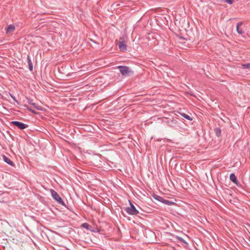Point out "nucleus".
<instances>
[{
    "label": "nucleus",
    "mask_w": 250,
    "mask_h": 250,
    "mask_svg": "<svg viewBox=\"0 0 250 250\" xmlns=\"http://www.w3.org/2000/svg\"><path fill=\"white\" fill-rule=\"evenodd\" d=\"M10 96L13 98V99L17 103H18V101L17 100H16L15 97H14L13 95H12L11 94H10Z\"/></svg>",
    "instance_id": "nucleus-22"
},
{
    "label": "nucleus",
    "mask_w": 250,
    "mask_h": 250,
    "mask_svg": "<svg viewBox=\"0 0 250 250\" xmlns=\"http://www.w3.org/2000/svg\"><path fill=\"white\" fill-rule=\"evenodd\" d=\"M215 132L217 136L219 137L221 135V130L219 127L215 129Z\"/></svg>",
    "instance_id": "nucleus-17"
},
{
    "label": "nucleus",
    "mask_w": 250,
    "mask_h": 250,
    "mask_svg": "<svg viewBox=\"0 0 250 250\" xmlns=\"http://www.w3.org/2000/svg\"><path fill=\"white\" fill-rule=\"evenodd\" d=\"M130 207L126 208L125 209L127 213L130 215H136L139 213V211L136 209L135 206L129 201Z\"/></svg>",
    "instance_id": "nucleus-1"
},
{
    "label": "nucleus",
    "mask_w": 250,
    "mask_h": 250,
    "mask_svg": "<svg viewBox=\"0 0 250 250\" xmlns=\"http://www.w3.org/2000/svg\"><path fill=\"white\" fill-rule=\"evenodd\" d=\"M243 68L245 69L250 68V63L244 64L242 65Z\"/></svg>",
    "instance_id": "nucleus-20"
},
{
    "label": "nucleus",
    "mask_w": 250,
    "mask_h": 250,
    "mask_svg": "<svg viewBox=\"0 0 250 250\" xmlns=\"http://www.w3.org/2000/svg\"><path fill=\"white\" fill-rule=\"evenodd\" d=\"M233 1H234V0H225V1L227 3L229 4H232L233 3Z\"/></svg>",
    "instance_id": "nucleus-21"
},
{
    "label": "nucleus",
    "mask_w": 250,
    "mask_h": 250,
    "mask_svg": "<svg viewBox=\"0 0 250 250\" xmlns=\"http://www.w3.org/2000/svg\"><path fill=\"white\" fill-rule=\"evenodd\" d=\"M28 103L30 104L31 105H33L36 109L39 110H42L43 108L41 106H39L37 105L36 103H34L33 100L30 99V98H27Z\"/></svg>",
    "instance_id": "nucleus-4"
},
{
    "label": "nucleus",
    "mask_w": 250,
    "mask_h": 250,
    "mask_svg": "<svg viewBox=\"0 0 250 250\" xmlns=\"http://www.w3.org/2000/svg\"><path fill=\"white\" fill-rule=\"evenodd\" d=\"M153 197L155 199H156L162 203H163V200L164 199L162 197H161L159 195H156V194H154L153 195Z\"/></svg>",
    "instance_id": "nucleus-12"
},
{
    "label": "nucleus",
    "mask_w": 250,
    "mask_h": 250,
    "mask_svg": "<svg viewBox=\"0 0 250 250\" xmlns=\"http://www.w3.org/2000/svg\"><path fill=\"white\" fill-rule=\"evenodd\" d=\"M118 68L119 69L121 73L124 76L127 75L130 72V71L129 70V68L127 66H119L118 67Z\"/></svg>",
    "instance_id": "nucleus-2"
},
{
    "label": "nucleus",
    "mask_w": 250,
    "mask_h": 250,
    "mask_svg": "<svg viewBox=\"0 0 250 250\" xmlns=\"http://www.w3.org/2000/svg\"><path fill=\"white\" fill-rule=\"evenodd\" d=\"M81 227L87 230H90L91 227L87 223H84L82 224Z\"/></svg>",
    "instance_id": "nucleus-14"
},
{
    "label": "nucleus",
    "mask_w": 250,
    "mask_h": 250,
    "mask_svg": "<svg viewBox=\"0 0 250 250\" xmlns=\"http://www.w3.org/2000/svg\"><path fill=\"white\" fill-rule=\"evenodd\" d=\"M176 238L180 242H182L186 245H188V243H187V242L186 241H185L182 237H179V236H176Z\"/></svg>",
    "instance_id": "nucleus-18"
},
{
    "label": "nucleus",
    "mask_w": 250,
    "mask_h": 250,
    "mask_svg": "<svg viewBox=\"0 0 250 250\" xmlns=\"http://www.w3.org/2000/svg\"><path fill=\"white\" fill-rule=\"evenodd\" d=\"M242 22H238L236 25L237 32L240 35H242L244 32L243 29L240 28V27L242 25Z\"/></svg>",
    "instance_id": "nucleus-6"
},
{
    "label": "nucleus",
    "mask_w": 250,
    "mask_h": 250,
    "mask_svg": "<svg viewBox=\"0 0 250 250\" xmlns=\"http://www.w3.org/2000/svg\"><path fill=\"white\" fill-rule=\"evenodd\" d=\"M230 180L232 181L234 183L237 185V180L235 175L234 173H231L229 176Z\"/></svg>",
    "instance_id": "nucleus-10"
},
{
    "label": "nucleus",
    "mask_w": 250,
    "mask_h": 250,
    "mask_svg": "<svg viewBox=\"0 0 250 250\" xmlns=\"http://www.w3.org/2000/svg\"><path fill=\"white\" fill-rule=\"evenodd\" d=\"M2 97V95L0 93V98H1V97Z\"/></svg>",
    "instance_id": "nucleus-24"
},
{
    "label": "nucleus",
    "mask_w": 250,
    "mask_h": 250,
    "mask_svg": "<svg viewBox=\"0 0 250 250\" xmlns=\"http://www.w3.org/2000/svg\"><path fill=\"white\" fill-rule=\"evenodd\" d=\"M171 123H172L173 124H175V122L173 120H171Z\"/></svg>",
    "instance_id": "nucleus-23"
},
{
    "label": "nucleus",
    "mask_w": 250,
    "mask_h": 250,
    "mask_svg": "<svg viewBox=\"0 0 250 250\" xmlns=\"http://www.w3.org/2000/svg\"><path fill=\"white\" fill-rule=\"evenodd\" d=\"M3 159L4 162H6L7 164L12 166H14L13 162L11 160H10L8 158H7L6 156L3 155Z\"/></svg>",
    "instance_id": "nucleus-11"
},
{
    "label": "nucleus",
    "mask_w": 250,
    "mask_h": 250,
    "mask_svg": "<svg viewBox=\"0 0 250 250\" xmlns=\"http://www.w3.org/2000/svg\"><path fill=\"white\" fill-rule=\"evenodd\" d=\"M27 60L28 64L29 65V69L30 71H32L33 69V66L32 64V61L30 59V57L29 55L27 56Z\"/></svg>",
    "instance_id": "nucleus-9"
},
{
    "label": "nucleus",
    "mask_w": 250,
    "mask_h": 250,
    "mask_svg": "<svg viewBox=\"0 0 250 250\" xmlns=\"http://www.w3.org/2000/svg\"><path fill=\"white\" fill-rule=\"evenodd\" d=\"M59 204L63 206H65V204L64 202V201L62 200V198L61 197H59V198L56 200Z\"/></svg>",
    "instance_id": "nucleus-16"
},
{
    "label": "nucleus",
    "mask_w": 250,
    "mask_h": 250,
    "mask_svg": "<svg viewBox=\"0 0 250 250\" xmlns=\"http://www.w3.org/2000/svg\"><path fill=\"white\" fill-rule=\"evenodd\" d=\"M51 196H52V198L55 200H56L57 199H58L59 198V197H60V196L58 194V193L56 191L54 190L53 189H51Z\"/></svg>",
    "instance_id": "nucleus-8"
},
{
    "label": "nucleus",
    "mask_w": 250,
    "mask_h": 250,
    "mask_svg": "<svg viewBox=\"0 0 250 250\" xmlns=\"http://www.w3.org/2000/svg\"><path fill=\"white\" fill-rule=\"evenodd\" d=\"M163 203H164L166 205H170V206L176 205V204L175 203L170 201H169V200H166V199H164Z\"/></svg>",
    "instance_id": "nucleus-13"
},
{
    "label": "nucleus",
    "mask_w": 250,
    "mask_h": 250,
    "mask_svg": "<svg viewBox=\"0 0 250 250\" xmlns=\"http://www.w3.org/2000/svg\"><path fill=\"white\" fill-rule=\"evenodd\" d=\"M119 48L121 51H125L127 50V47L125 41L119 42Z\"/></svg>",
    "instance_id": "nucleus-5"
},
{
    "label": "nucleus",
    "mask_w": 250,
    "mask_h": 250,
    "mask_svg": "<svg viewBox=\"0 0 250 250\" xmlns=\"http://www.w3.org/2000/svg\"><path fill=\"white\" fill-rule=\"evenodd\" d=\"M24 107H25L29 111L34 113L35 114H37V113L34 110H33L32 109L29 108L28 105H24Z\"/></svg>",
    "instance_id": "nucleus-19"
},
{
    "label": "nucleus",
    "mask_w": 250,
    "mask_h": 250,
    "mask_svg": "<svg viewBox=\"0 0 250 250\" xmlns=\"http://www.w3.org/2000/svg\"><path fill=\"white\" fill-rule=\"evenodd\" d=\"M11 124L21 129H25L28 126L27 125L19 121H12Z\"/></svg>",
    "instance_id": "nucleus-3"
},
{
    "label": "nucleus",
    "mask_w": 250,
    "mask_h": 250,
    "mask_svg": "<svg viewBox=\"0 0 250 250\" xmlns=\"http://www.w3.org/2000/svg\"><path fill=\"white\" fill-rule=\"evenodd\" d=\"M15 29V26L13 24H10L5 28L6 32L7 34L13 32Z\"/></svg>",
    "instance_id": "nucleus-7"
},
{
    "label": "nucleus",
    "mask_w": 250,
    "mask_h": 250,
    "mask_svg": "<svg viewBox=\"0 0 250 250\" xmlns=\"http://www.w3.org/2000/svg\"><path fill=\"white\" fill-rule=\"evenodd\" d=\"M181 115H182V116L184 117L185 119H186L189 121L192 120V118L188 114H186L185 113H181Z\"/></svg>",
    "instance_id": "nucleus-15"
}]
</instances>
